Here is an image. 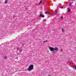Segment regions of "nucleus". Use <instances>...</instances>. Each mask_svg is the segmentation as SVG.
<instances>
[{
    "label": "nucleus",
    "instance_id": "4468645a",
    "mask_svg": "<svg viewBox=\"0 0 76 76\" xmlns=\"http://www.w3.org/2000/svg\"><path fill=\"white\" fill-rule=\"evenodd\" d=\"M73 68H74V69H76V66H73Z\"/></svg>",
    "mask_w": 76,
    "mask_h": 76
},
{
    "label": "nucleus",
    "instance_id": "ddd939ff",
    "mask_svg": "<svg viewBox=\"0 0 76 76\" xmlns=\"http://www.w3.org/2000/svg\"><path fill=\"white\" fill-rule=\"evenodd\" d=\"M68 12H70V8H68Z\"/></svg>",
    "mask_w": 76,
    "mask_h": 76
},
{
    "label": "nucleus",
    "instance_id": "9d476101",
    "mask_svg": "<svg viewBox=\"0 0 76 76\" xmlns=\"http://www.w3.org/2000/svg\"><path fill=\"white\" fill-rule=\"evenodd\" d=\"M4 45H5V46H6V45H7H7H9V43H7L6 42H5V43H4Z\"/></svg>",
    "mask_w": 76,
    "mask_h": 76
},
{
    "label": "nucleus",
    "instance_id": "f8f14e48",
    "mask_svg": "<svg viewBox=\"0 0 76 76\" xmlns=\"http://www.w3.org/2000/svg\"><path fill=\"white\" fill-rule=\"evenodd\" d=\"M7 2H8V1L7 0H6L5 1V4H6L7 3Z\"/></svg>",
    "mask_w": 76,
    "mask_h": 76
},
{
    "label": "nucleus",
    "instance_id": "dca6fc26",
    "mask_svg": "<svg viewBox=\"0 0 76 76\" xmlns=\"http://www.w3.org/2000/svg\"><path fill=\"white\" fill-rule=\"evenodd\" d=\"M42 1H41L39 3V4H41V3H42Z\"/></svg>",
    "mask_w": 76,
    "mask_h": 76
},
{
    "label": "nucleus",
    "instance_id": "393cba45",
    "mask_svg": "<svg viewBox=\"0 0 76 76\" xmlns=\"http://www.w3.org/2000/svg\"><path fill=\"white\" fill-rule=\"evenodd\" d=\"M60 7V6H58V7Z\"/></svg>",
    "mask_w": 76,
    "mask_h": 76
},
{
    "label": "nucleus",
    "instance_id": "a878e982",
    "mask_svg": "<svg viewBox=\"0 0 76 76\" xmlns=\"http://www.w3.org/2000/svg\"><path fill=\"white\" fill-rule=\"evenodd\" d=\"M48 76H51V75H48Z\"/></svg>",
    "mask_w": 76,
    "mask_h": 76
},
{
    "label": "nucleus",
    "instance_id": "39448f33",
    "mask_svg": "<svg viewBox=\"0 0 76 76\" xmlns=\"http://www.w3.org/2000/svg\"><path fill=\"white\" fill-rule=\"evenodd\" d=\"M4 48V45H0V51H1V49L2 48Z\"/></svg>",
    "mask_w": 76,
    "mask_h": 76
},
{
    "label": "nucleus",
    "instance_id": "a211bd4d",
    "mask_svg": "<svg viewBox=\"0 0 76 76\" xmlns=\"http://www.w3.org/2000/svg\"><path fill=\"white\" fill-rule=\"evenodd\" d=\"M60 7L61 9H63V7Z\"/></svg>",
    "mask_w": 76,
    "mask_h": 76
},
{
    "label": "nucleus",
    "instance_id": "4be33fe9",
    "mask_svg": "<svg viewBox=\"0 0 76 76\" xmlns=\"http://www.w3.org/2000/svg\"><path fill=\"white\" fill-rule=\"evenodd\" d=\"M72 3H70V6H71V5H72Z\"/></svg>",
    "mask_w": 76,
    "mask_h": 76
},
{
    "label": "nucleus",
    "instance_id": "5701e85b",
    "mask_svg": "<svg viewBox=\"0 0 76 76\" xmlns=\"http://www.w3.org/2000/svg\"><path fill=\"white\" fill-rule=\"evenodd\" d=\"M46 19H44V22H45V21H46Z\"/></svg>",
    "mask_w": 76,
    "mask_h": 76
},
{
    "label": "nucleus",
    "instance_id": "f03ea898",
    "mask_svg": "<svg viewBox=\"0 0 76 76\" xmlns=\"http://www.w3.org/2000/svg\"><path fill=\"white\" fill-rule=\"evenodd\" d=\"M28 71H30L34 69V66L33 65H31L30 66H29V68H28Z\"/></svg>",
    "mask_w": 76,
    "mask_h": 76
},
{
    "label": "nucleus",
    "instance_id": "f3484780",
    "mask_svg": "<svg viewBox=\"0 0 76 76\" xmlns=\"http://www.w3.org/2000/svg\"><path fill=\"white\" fill-rule=\"evenodd\" d=\"M62 31L63 32H64V29H62Z\"/></svg>",
    "mask_w": 76,
    "mask_h": 76
},
{
    "label": "nucleus",
    "instance_id": "20e7f679",
    "mask_svg": "<svg viewBox=\"0 0 76 76\" xmlns=\"http://www.w3.org/2000/svg\"><path fill=\"white\" fill-rule=\"evenodd\" d=\"M10 43H11L10 45H13L15 44V40H12L10 42Z\"/></svg>",
    "mask_w": 76,
    "mask_h": 76
},
{
    "label": "nucleus",
    "instance_id": "aec40b11",
    "mask_svg": "<svg viewBox=\"0 0 76 76\" xmlns=\"http://www.w3.org/2000/svg\"><path fill=\"white\" fill-rule=\"evenodd\" d=\"M63 16H61V19H63Z\"/></svg>",
    "mask_w": 76,
    "mask_h": 76
},
{
    "label": "nucleus",
    "instance_id": "1a4fd4ad",
    "mask_svg": "<svg viewBox=\"0 0 76 76\" xmlns=\"http://www.w3.org/2000/svg\"><path fill=\"white\" fill-rule=\"evenodd\" d=\"M54 51H58V48L57 47H55L54 48Z\"/></svg>",
    "mask_w": 76,
    "mask_h": 76
},
{
    "label": "nucleus",
    "instance_id": "6e6552de",
    "mask_svg": "<svg viewBox=\"0 0 76 76\" xmlns=\"http://www.w3.org/2000/svg\"><path fill=\"white\" fill-rule=\"evenodd\" d=\"M41 17L42 18H44V15H42V14H40L39 16V18H40V17Z\"/></svg>",
    "mask_w": 76,
    "mask_h": 76
},
{
    "label": "nucleus",
    "instance_id": "b1692460",
    "mask_svg": "<svg viewBox=\"0 0 76 76\" xmlns=\"http://www.w3.org/2000/svg\"><path fill=\"white\" fill-rule=\"evenodd\" d=\"M55 53V52L54 51L52 52V53Z\"/></svg>",
    "mask_w": 76,
    "mask_h": 76
},
{
    "label": "nucleus",
    "instance_id": "423d86ee",
    "mask_svg": "<svg viewBox=\"0 0 76 76\" xmlns=\"http://www.w3.org/2000/svg\"><path fill=\"white\" fill-rule=\"evenodd\" d=\"M49 49L51 51H54V48H53L50 47Z\"/></svg>",
    "mask_w": 76,
    "mask_h": 76
},
{
    "label": "nucleus",
    "instance_id": "2eb2a0df",
    "mask_svg": "<svg viewBox=\"0 0 76 76\" xmlns=\"http://www.w3.org/2000/svg\"><path fill=\"white\" fill-rule=\"evenodd\" d=\"M4 59H7V56H5L4 57Z\"/></svg>",
    "mask_w": 76,
    "mask_h": 76
},
{
    "label": "nucleus",
    "instance_id": "9b49d317",
    "mask_svg": "<svg viewBox=\"0 0 76 76\" xmlns=\"http://www.w3.org/2000/svg\"><path fill=\"white\" fill-rule=\"evenodd\" d=\"M45 14H49L50 15H51V13H50L49 12H45Z\"/></svg>",
    "mask_w": 76,
    "mask_h": 76
},
{
    "label": "nucleus",
    "instance_id": "412c9836",
    "mask_svg": "<svg viewBox=\"0 0 76 76\" xmlns=\"http://www.w3.org/2000/svg\"><path fill=\"white\" fill-rule=\"evenodd\" d=\"M47 41H47H47H44V42H47Z\"/></svg>",
    "mask_w": 76,
    "mask_h": 76
},
{
    "label": "nucleus",
    "instance_id": "f257e3e1",
    "mask_svg": "<svg viewBox=\"0 0 76 76\" xmlns=\"http://www.w3.org/2000/svg\"><path fill=\"white\" fill-rule=\"evenodd\" d=\"M21 45L22 46H21V48H19L17 47V50H19V51L20 52H22V50H21V49H22V46H24V43H22V42H21Z\"/></svg>",
    "mask_w": 76,
    "mask_h": 76
},
{
    "label": "nucleus",
    "instance_id": "bb28decb",
    "mask_svg": "<svg viewBox=\"0 0 76 76\" xmlns=\"http://www.w3.org/2000/svg\"><path fill=\"white\" fill-rule=\"evenodd\" d=\"M74 1H76V0H74Z\"/></svg>",
    "mask_w": 76,
    "mask_h": 76
},
{
    "label": "nucleus",
    "instance_id": "7ed1b4c3",
    "mask_svg": "<svg viewBox=\"0 0 76 76\" xmlns=\"http://www.w3.org/2000/svg\"><path fill=\"white\" fill-rule=\"evenodd\" d=\"M24 39H25L23 38V37H20L19 40H20V42H23V41H24Z\"/></svg>",
    "mask_w": 76,
    "mask_h": 76
},
{
    "label": "nucleus",
    "instance_id": "6ab92c4d",
    "mask_svg": "<svg viewBox=\"0 0 76 76\" xmlns=\"http://www.w3.org/2000/svg\"><path fill=\"white\" fill-rule=\"evenodd\" d=\"M72 62V61H68V63H71Z\"/></svg>",
    "mask_w": 76,
    "mask_h": 76
},
{
    "label": "nucleus",
    "instance_id": "0eeeda50",
    "mask_svg": "<svg viewBox=\"0 0 76 76\" xmlns=\"http://www.w3.org/2000/svg\"><path fill=\"white\" fill-rule=\"evenodd\" d=\"M57 12H58V10H56L55 12L54 13V15H56L57 14Z\"/></svg>",
    "mask_w": 76,
    "mask_h": 76
}]
</instances>
